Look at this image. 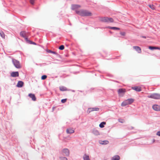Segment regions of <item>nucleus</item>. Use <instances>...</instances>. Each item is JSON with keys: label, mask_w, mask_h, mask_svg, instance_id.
Segmentation results:
<instances>
[{"label": "nucleus", "mask_w": 160, "mask_h": 160, "mask_svg": "<svg viewBox=\"0 0 160 160\" xmlns=\"http://www.w3.org/2000/svg\"><path fill=\"white\" fill-rule=\"evenodd\" d=\"M109 142L108 140L100 141H99V143L101 144H107L109 143Z\"/></svg>", "instance_id": "18"}, {"label": "nucleus", "mask_w": 160, "mask_h": 160, "mask_svg": "<svg viewBox=\"0 0 160 160\" xmlns=\"http://www.w3.org/2000/svg\"><path fill=\"white\" fill-rule=\"evenodd\" d=\"M47 78V76L46 75H43L41 77V79L42 80H45Z\"/></svg>", "instance_id": "31"}, {"label": "nucleus", "mask_w": 160, "mask_h": 160, "mask_svg": "<svg viewBox=\"0 0 160 160\" xmlns=\"http://www.w3.org/2000/svg\"><path fill=\"white\" fill-rule=\"evenodd\" d=\"M157 135L160 136V131H158L157 133Z\"/></svg>", "instance_id": "38"}, {"label": "nucleus", "mask_w": 160, "mask_h": 160, "mask_svg": "<svg viewBox=\"0 0 160 160\" xmlns=\"http://www.w3.org/2000/svg\"><path fill=\"white\" fill-rule=\"evenodd\" d=\"M67 101V99H62L61 100V102L62 103H64L66 102Z\"/></svg>", "instance_id": "34"}, {"label": "nucleus", "mask_w": 160, "mask_h": 160, "mask_svg": "<svg viewBox=\"0 0 160 160\" xmlns=\"http://www.w3.org/2000/svg\"><path fill=\"white\" fill-rule=\"evenodd\" d=\"M77 14L82 16H90L92 15V13L88 10H76Z\"/></svg>", "instance_id": "1"}, {"label": "nucleus", "mask_w": 160, "mask_h": 160, "mask_svg": "<svg viewBox=\"0 0 160 160\" xmlns=\"http://www.w3.org/2000/svg\"><path fill=\"white\" fill-rule=\"evenodd\" d=\"M100 20L102 22L108 23L112 22H113V20L112 18L107 17L101 18H100Z\"/></svg>", "instance_id": "2"}, {"label": "nucleus", "mask_w": 160, "mask_h": 160, "mask_svg": "<svg viewBox=\"0 0 160 160\" xmlns=\"http://www.w3.org/2000/svg\"><path fill=\"white\" fill-rule=\"evenodd\" d=\"M134 128L132 126L128 127L127 128V129L129 130H132Z\"/></svg>", "instance_id": "35"}, {"label": "nucleus", "mask_w": 160, "mask_h": 160, "mask_svg": "<svg viewBox=\"0 0 160 160\" xmlns=\"http://www.w3.org/2000/svg\"><path fill=\"white\" fill-rule=\"evenodd\" d=\"M142 38H146V37L145 36H142Z\"/></svg>", "instance_id": "39"}, {"label": "nucleus", "mask_w": 160, "mask_h": 160, "mask_svg": "<svg viewBox=\"0 0 160 160\" xmlns=\"http://www.w3.org/2000/svg\"><path fill=\"white\" fill-rule=\"evenodd\" d=\"M120 159V157L118 155L114 156L112 158V160H119Z\"/></svg>", "instance_id": "19"}, {"label": "nucleus", "mask_w": 160, "mask_h": 160, "mask_svg": "<svg viewBox=\"0 0 160 160\" xmlns=\"http://www.w3.org/2000/svg\"><path fill=\"white\" fill-rule=\"evenodd\" d=\"M19 76L18 72H12L11 73V76L12 77H16Z\"/></svg>", "instance_id": "12"}, {"label": "nucleus", "mask_w": 160, "mask_h": 160, "mask_svg": "<svg viewBox=\"0 0 160 160\" xmlns=\"http://www.w3.org/2000/svg\"><path fill=\"white\" fill-rule=\"evenodd\" d=\"M106 124V122H103L100 123V124L99 125V126L100 128H103L104 127V125H105Z\"/></svg>", "instance_id": "24"}, {"label": "nucleus", "mask_w": 160, "mask_h": 160, "mask_svg": "<svg viewBox=\"0 0 160 160\" xmlns=\"http://www.w3.org/2000/svg\"><path fill=\"white\" fill-rule=\"evenodd\" d=\"M62 154L66 156H68L69 154V151L67 148H64L62 151Z\"/></svg>", "instance_id": "7"}, {"label": "nucleus", "mask_w": 160, "mask_h": 160, "mask_svg": "<svg viewBox=\"0 0 160 160\" xmlns=\"http://www.w3.org/2000/svg\"><path fill=\"white\" fill-rule=\"evenodd\" d=\"M118 121L119 122L121 123H123L124 122V120L123 119H118Z\"/></svg>", "instance_id": "32"}, {"label": "nucleus", "mask_w": 160, "mask_h": 160, "mask_svg": "<svg viewBox=\"0 0 160 160\" xmlns=\"http://www.w3.org/2000/svg\"><path fill=\"white\" fill-rule=\"evenodd\" d=\"M64 46L63 45H62L60 46L59 48V49L60 50H63L64 49Z\"/></svg>", "instance_id": "30"}, {"label": "nucleus", "mask_w": 160, "mask_h": 160, "mask_svg": "<svg viewBox=\"0 0 160 160\" xmlns=\"http://www.w3.org/2000/svg\"><path fill=\"white\" fill-rule=\"evenodd\" d=\"M80 7V6L78 5H72V10H74Z\"/></svg>", "instance_id": "17"}, {"label": "nucleus", "mask_w": 160, "mask_h": 160, "mask_svg": "<svg viewBox=\"0 0 160 160\" xmlns=\"http://www.w3.org/2000/svg\"><path fill=\"white\" fill-rule=\"evenodd\" d=\"M126 89L123 88H120L118 90V93L119 94H124L126 92Z\"/></svg>", "instance_id": "14"}, {"label": "nucleus", "mask_w": 160, "mask_h": 160, "mask_svg": "<svg viewBox=\"0 0 160 160\" xmlns=\"http://www.w3.org/2000/svg\"><path fill=\"white\" fill-rule=\"evenodd\" d=\"M23 82L19 81L17 84V86L18 88H21L23 86Z\"/></svg>", "instance_id": "16"}, {"label": "nucleus", "mask_w": 160, "mask_h": 160, "mask_svg": "<svg viewBox=\"0 0 160 160\" xmlns=\"http://www.w3.org/2000/svg\"><path fill=\"white\" fill-rule=\"evenodd\" d=\"M120 34L122 36H125V33L124 32H121Z\"/></svg>", "instance_id": "36"}, {"label": "nucleus", "mask_w": 160, "mask_h": 160, "mask_svg": "<svg viewBox=\"0 0 160 160\" xmlns=\"http://www.w3.org/2000/svg\"><path fill=\"white\" fill-rule=\"evenodd\" d=\"M149 48L151 50H153L154 49H159V48L158 47L149 46Z\"/></svg>", "instance_id": "25"}, {"label": "nucleus", "mask_w": 160, "mask_h": 160, "mask_svg": "<svg viewBox=\"0 0 160 160\" xmlns=\"http://www.w3.org/2000/svg\"><path fill=\"white\" fill-rule=\"evenodd\" d=\"M20 35L22 37L25 38L26 41H28V38L26 37L27 33L24 31L21 32L20 33Z\"/></svg>", "instance_id": "8"}, {"label": "nucleus", "mask_w": 160, "mask_h": 160, "mask_svg": "<svg viewBox=\"0 0 160 160\" xmlns=\"http://www.w3.org/2000/svg\"><path fill=\"white\" fill-rule=\"evenodd\" d=\"M92 133L93 134L96 135H98L99 134V132L98 131V130L96 129H94L93 130Z\"/></svg>", "instance_id": "21"}, {"label": "nucleus", "mask_w": 160, "mask_h": 160, "mask_svg": "<svg viewBox=\"0 0 160 160\" xmlns=\"http://www.w3.org/2000/svg\"><path fill=\"white\" fill-rule=\"evenodd\" d=\"M35 0H30V3L32 4H33Z\"/></svg>", "instance_id": "37"}, {"label": "nucleus", "mask_w": 160, "mask_h": 160, "mask_svg": "<svg viewBox=\"0 0 160 160\" xmlns=\"http://www.w3.org/2000/svg\"><path fill=\"white\" fill-rule=\"evenodd\" d=\"M132 88L137 92H140L141 91V88L139 87H132Z\"/></svg>", "instance_id": "13"}, {"label": "nucleus", "mask_w": 160, "mask_h": 160, "mask_svg": "<svg viewBox=\"0 0 160 160\" xmlns=\"http://www.w3.org/2000/svg\"><path fill=\"white\" fill-rule=\"evenodd\" d=\"M99 108H88L87 111L88 113H89L93 111H98Z\"/></svg>", "instance_id": "6"}, {"label": "nucleus", "mask_w": 160, "mask_h": 160, "mask_svg": "<svg viewBox=\"0 0 160 160\" xmlns=\"http://www.w3.org/2000/svg\"><path fill=\"white\" fill-rule=\"evenodd\" d=\"M133 48L135 49V50L137 51L138 53H141L142 51L141 48L139 46H134L133 47Z\"/></svg>", "instance_id": "11"}, {"label": "nucleus", "mask_w": 160, "mask_h": 160, "mask_svg": "<svg viewBox=\"0 0 160 160\" xmlns=\"http://www.w3.org/2000/svg\"><path fill=\"white\" fill-rule=\"evenodd\" d=\"M148 97L156 99H160V94L157 93L151 94L148 96Z\"/></svg>", "instance_id": "5"}, {"label": "nucleus", "mask_w": 160, "mask_h": 160, "mask_svg": "<svg viewBox=\"0 0 160 160\" xmlns=\"http://www.w3.org/2000/svg\"><path fill=\"white\" fill-rule=\"evenodd\" d=\"M47 52H48L51 53H53V54H56V55L57 54V52H56L52 51L50 50H48L47 51Z\"/></svg>", "instance_id": "27"}, {"label": "nucleus", "mask_w": 160, "mask_h": 160, "mask_svg": "<svg viewBox=\"0 0 160 160\" xmlns=\"http://www.w3.org/2000/svg\"><path fill=\"white\" fill-rule=\"evenodd\" d=\"M83 158L84 160H90L89 156L85 154L83 156Z\"/></svg>", "instance_id": "20"}, {"label": "nucleus", "mask_w": 160, "mask_h": 160, "mask_svg": "<svg viewBox=\"0 0 160 160\" xmlns=\"http://www.w3.org/2000/svg\"><path fill=\"white\" fill-rule=\"evenodd\" d=\"M108 28H110V29H113V30H120V28H117V27H112L108 26Z\"/></svg>", "instance_id": "23"}, {"label": "nucleus", "mask_w": 160, "mask_h": 160, "mask_svg": "<svg viewBox=\"0 0 160 160\" xmlns=\"http://www.w3.org/2000/svg\"><path fill=\"white\" fill-rule=\"evenodd\" d=\"M66 132L68 134H72L74 132V130L72 128H69L67 129Z\"/></svg>", "instance_id": "10"}, {"label": "nucleus", "mask_w": 160, "mask_h": 160, "mask_svg": "<svg viewBox=\"0 0 160 160\" xmlns=\"http://www.w3.org/2000/svg\"><path fill=\"white\" fill-rule=\"evenodd\" d=\"M134 99L132 98L128 99L125 100L121 104L122 106H125L132 104L134 102Z\"/></svg>", "instance_id": "3"}, {"label": "nucleus", "mask_w": 160, "mask_h": 160, "mask_svg": "<svg viewBox=\"0 0 160 160\" xmlns=\"http://www.w3.org/2000/svg\"><path fill=\"white\" fill-rule=\"evenodd\" d=\"M148 6L152 10H154L155 9V6L153 4L149 5H148Z\"/></svg>", "instance_id": "28"}, {"label": "nucleus", "mask_w": 160, "mask_h": 160, "mask_svg": "<svg viewBox=\"0 0 160 160\" xmlns=\"http://www.w3.org/2000/svg\"><path fill=\"white\" fill-rule=\"evenodd\" d=\"M152 108L156 111H160V106L154 105L152 107Z\"/></svg>", "instance_id": "9"}, {"label": "nucleus", "mask_w": 160, "mask_h": 160, "mask_svg": "<svg viewBox=\"0 0 160 160\" xmlns=\"http://www.w3.org/2000/svg\"><path fill=\"white\" fill-rule=\"evenodd\" d=\"M32 99V100L33 101L36 100V98L34 94L32 93L29 94L28 95Z\"/></svg>", "instance_id": "15"}, {"label": "nucleus", "mask_w": 160, "mask_h": 160, "mask_svg": "<svg viewBox=\"0 0 160 160\" xmlns=\"http://www.w3.org/2000/svg\"><path fill=\"white\" fill-rule=\"evenodd\" d=\"M60 90L61 91H66L67 90V88L64 86L60 87Z\"/></svg>", "instance_id": "22"}, {"label": "nucleus", "mask_w": 160, "mask_h": 160, "mask_svg": "<svg viewBox=\"0 0 160 160\" xmlns=\"http://www.w3.org/2000/svg\"><path fill=\"white\" fill-rule=\"evenodd\" d=\"M28 41L29 42V43L30 44H33L34 45H36V43H35V42H32L31 41L28 40V41Z\"/></svg>", "instance_id": "33"}, {"label": "nucleus", "mask_w": 160, "mask_h": 160, "mask_svg": "<svg viewBox=\"0 0 160 160\" xmlns=\"http://www.w3.org/2000/svg\"><path fill=\"white\" fill-rule=\"evenodd\" d=\"M12 61L16 68L18 69H20L21 68L22 66L19 61L13 58L12 59Z\"/></svg>", "instance_id": "4"}, {"label": "nucleus", "mask_w": 160, "mask_h": 160, "mask_svg": "<svg viewBox=\"0 0 160 160\" xmlns=\"http://www.w3.org/2000/svg\"><path fill=\"white\" fill-rule=\"evenodd\" d=\"M0 34L1 37L3 38H5V34L2 31L0 32Z\"/></svg>", "instance_id": "26"}, {"label": "nucleus", "mask_w": 160, "mask_h": 160, "mask_svg": "<svg viewBox=\"0 0 160 160\" xmlns=\"http://www.w3.org/2000/svg\"><path fill=\"white\" fill-rule=\"evenodd\" d=\"M60 160H68L67 158L65 157H59Z\"/></svg>", "instance_id": "29"}]
</instances>
